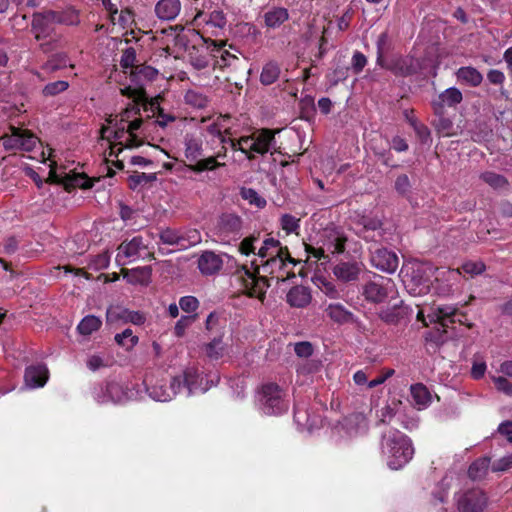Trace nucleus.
Wrapping results in <instances>:
<instances>
[{"instance_id":"37","label":"nucleus","mask_w":512,"mask_h":512,"mask_svg":"<svg viewBox=\"0 0 512 512\" xmlns=\"http://www.w3.org/2000/svg\"><path fill=\"white\" fill-rule=\"evenodd\" d=\"M480 178L494 189H506L508 186V181L503 175L492 171L483 172Z\"/></svg>"},{"instance_id":"18","label":"nucleus","mask_w":512,"mask_h":512,"mask_svg":"<svg viewBox=\"0 0 512 512\" xmlns=\"http://www.w3.org/2000/svg\"><path fill=\"white\" fill-rule=\"evenodd\" d=\"M391 71L395 76L407 77L416 72L413 59L409 57L397 56L389 61H385V65L381 66Z\"/></svg>"},{"instance_id":"49","label":"nucleus","mask_w":512,"mask_h":512,"mask_svg":"<svg viewBox=\"0 0 512 512\" xmlns=\"http://www.w3.org/2000/svg\"><path fill=\"white\" fill-rule=\"evenodd\" d=\"M189 62L196 70H203L209 66V57L207 54L199 53V51L189 53Z\"/></svg>"},{"instance_id":"46","label":"nucleus","mask_w":512,"mask_h":512,"mask_svg":"<svg viewBox=\"0 0 512 512\" xmlns=\"http://www.w3.org/2000/svg\"><path fill=\"white\" fill-rule=\"evenodd\" d=\"M223 164L216 161L215 157L200 159L196 164H189L188 168L194 172H202L205 170H213Z\"/></svg>"},{"instance_id":"27","label":"nucleus","mask_w":512,"mask_h":512,"mask_svg":"<svg viewBox=\"0 0 512 512\" xmlns=\"http://www.w3.org/2000/svg\"><path fill=\"white\" fill-rule=\"evenodd\" d=\"M266 27L275 29L289 19V13L286 8L274 7L264 14Z\"/></svg>"},{"instance_id":"12","label":"nucleus","mask_w":512,"mask_h":512,"mask_svg":"<svg viewBox=\"0 0 512 512\" xmlns=\"http://www.w3.org/2000/svg\"><path fill=\"white\" fill-rule=\"evenodd\" d=\"M487 506L486 494L480 489L464 492L457 500L459 512H483Z\"/></svg>"},{"instance_id":"58","label":"nucleus","mask_w":512,"mask_h":512,"mask_svg":"<svg viewBox=\"0 0 512 512\" xmlns=\"http://www.w3.org/2000/svg\"><path fill=\"white\" fill-rule=\"evenodd\" d=\"M281 227L287 233L296 232L299 228V219L290 214H284L281 217Z\"/></svg>"},{"instance_id":"56","label":"nucleus","mask_w":512,"mask_h":512,"mask_svg":"<svg viewBox=\"0 0 512 512\" xmlns=\"http://www.w3.org/2000/svg\"><path fill=\"white\" fill-rule=\"evenodd\" d=\"M136 61V51L133 47L126 48L120 59V65L123 69L133 68Z\"/></svg>"},{"instance_id":"55","label":"nucleus","mask_w":512,"mask_h":512,"mask_svg":"<svg viewBox=\"0 0 512 512\" xmlns=\"http://www.w3.org/2000/svg\"><path fill=\"white\" fill-rule=\"evenodd\" d=\"M512 468V453L494 461L491 465L493 472H506Z\"/></svg>"},{"instance_id":"29","label":"nucleus","mask_w":512,"mask_h":512,"mask_svg":"<svg viewBox=\"0 0 512 512\" xmlns=\"http://www.w3.org/2000/svg\"><path fill=\"white\" fill-rule=\"evenodd\" d=\"M457 79L471 87L479 86L483 81L482 74L474 67L466 66L461 67L456 72Z\"/></svg>"},{"instance_id":"57","label":"nucleus","mask_w":512,"mask_h":512,"mask_svg":"<svg viewBox=\"0 0 512 512\" xmlns=\"http://www.w3.org/2000/svg\"><path fill=\"white\" fill-rule=\"evenodd\" d=\"M439 118L435 122L436 130L444 136H450L452 134L453 122L442 115H438Z\"/></svg>"},{"instance_id":"21","label":"nucleus","mask_w":512,"mask_h":512,"mask_svg":"<svg viewBox=\"0 0 512 512\" xmlns=\"http://www.w3.org/2000/svg\"><path fill=\"white\" fill-rule=\"evenodd\" d=\"M408 313V308L403 305V301L393 303L379 312V318L387 324H397Z\"/></svg>"},{"instance_id":"3","label":"nucleus","mask_w":512,"mask_h":512,"mask_svg":"<svg viewBox=\"0 0 512 512\" xmlns=\"http://www.w3.org/2000/svg\"><path fill=\"white\" fill-rule=\"evenodd\" d=\"M209 43L208 49L211 50L215 67L220 69L230 68L234 72L246 70V60L240 59L237 55L224 49V41L210 40Z\"/></svg>"},{"instance_id":"52","label":"nucleus","mask_w":512,"mask_h":512,"mask_svg":"<svg viewBox=\"0 0 512 512\" xmlns=\"http://www.w3.org/2000/svg\"><path fill=\"white\" fill-rule=\"evenodd\" d=\"M151 272L150 267H142L131 270L129 273L125 274V277H128V280L132 283H143V278H148Z\"/></svg>"},{"instance_id":"22","label":"nucleus","mask_w":512,"mask_h":512,"mask_svg":"<svg viewBox=\"0 0 512 512\" xmlns=\"http://www.w3.org/2000/svg\"><path fill=\"white\" fill-rule=\"evenodd\" d=\"M181 11L180 0H160L155 6V13L161 20H174Z\"/></svg>"},{"instance_id":"50","label":"nucleus","mask_w":512,"mask_h":512,"mask_svg":"<svg viewBox=\"0 0 512 512\" xmlns=\"http://www.w3.org/2000/svg\"><path fill=\"white\" fill-rule=\"evenodd\" d=\"M387 46H388V35H387V33H381L376 42V48H377L376 63L379 66L385 65L384 54L388 48Z\"/></svg>"},{"instance_id":"36","label":"nucleus","mask_w":512,"mask_h":512,"mask_svg":"<svg viewBox=\"0 0 512 512\" xmlns=\"http://www.w3.org/2000/svg\"><path fill=\"white\" fill-rule=\"evenodd\" d=\"M279 75L280 68L278 64L269 62L262 69L260 81L263 85H271L279 78Z\"/></svg>"},{"instance_id":"2","label":"nucleus","mask_w":512,"mask_h":512,"mask_svg":"<svg viewBox=\"0 0 512 512\" xmlns=\"http://www.w3.org/2000/svg\"><path fill=\"white\" fill-rule=\"evenodd\" d=\"M260 403L261 409L267 415H279L288 409L285 393L274 383H269L262 387Z\"/></svg>"},{"instance_id":"25","label":"nucleus","mask_w":512,"mask_h":512,"mask_svg":"<svg viewBox=\"0 0 512 512\" xmlns=\"http://www.w3.org/2000/svg\"><path fill=\"white\" fill-rule=\"evenodd\" d=\"M287 302L297 308H303L310 303L311 295L304 286H295L287 294Z\"/></svg>"},{"instance_id":"45","label":"nucleus","mask_w":512,"mask_h":512,"mask_svg":"<svg viewBox=\"0 0 512 512\" xmlns=\"http://www.w3.org/2000/svg\"><path fill=\"white\" fill-rule=\"evenodd\" d=\"M69 87V83L64 80H58L55 82L48 83L42 89V93L44 96L51 97L56 96L64 91H66Z\"/></svg>"},{"instance_id":"17","label":"nucleus","mask_w":512,"mask_h":512,"mask_svg":"<svg viewBox=\"0 0 512 512\" xmlns=\"http://www.w3.org/2000/svg\"><path fill=\"white\" fill-rule=\"evenodd\" d=\"M48 369L43 364L31 365L25 369L24 381L28 388L43 387L48 380Z\"/></svg>"},{"instance_id":"24","label":"nucleus","mask_w":512,"mask_h":512,"mask_svg":"<svg viewBox=\"0 0 512 512\" xmlns=\"http://www.w3.org/2000/svg\"><path fill=\"white\" fill-rule=\"evenodd\" d=\"M328 317L338 323V324H346L355 322V316L352 312L347 310L342 304L333 303L329 304L325 309Z\"/></svg>"},{"instance_id":"7","label":"nucleus","mask_w":512,"mask_h":512,"mask_svg":"<svg viewBox=\"0 0 512 512\" xmlns=\"http://www.w3.org/2000/svg\"><path fill=\"white\" fill-rule=\"evenodd\" d=\"M243 220L234 213L222 214L216 224V235L224 243L239 239L242 235Z\"/></svg>"},{"instance_id":"34","label":"nucleus","mask_w":512,"mask_h":512,"mask_svg":"<svg viewBox=\"0 0 512 512\" xmlns=\"http://www.w3.org/2000/svg\"><path fill=\"white\" fill-rule=\"evenodd\" d=\"M102 321L99 317L94 315L85 316L77 326L78 332L83 336H89L93 332L99 330Z\"/></svg>"},{"instance_id":"43","label":"nucleus","mask_w":512,"mask_h":512,"mask_svg":"<svg viewBox=\"0 0 512 512\" xmlns=\"http://www.w3.org/2000/svg\"><path fill=\"white\" fill-rule=\"evenodd\" d=\"M181 249L199 244L202 240L201 234L197 229L182 230Z\"/></svg>"},{"instance_id":"64","label":"nucleus","mask_w":512,"mask_h":512,"mask_svg":"<svg viewBox=\"0 0 512 512\" xmlns=\"http://www.w3.org/2000/svg\"><path fill=\"white\" fill-rule=\"evenodd\" d=\"M395 189L401 195H407L410 192L411 184L406 174L399 175L395 181Z\"/></svg>"},{"instance_id":"47","label":"nucleus","mask_w":512,"mask_h":512,"mask_svg":"<svg viewBox=\"0 0 512 512\" xmlns=\"http://www.w3.org/2000/svg\"><path fill=\"white\" fill-rule=\"evenodd\" d=\"M115 341L120 346H123L126 349H130L136 345L138 342V337L133 335L131 329H126L122 333L115 335Z\"/></svg>"},{"instance_id":"16","label":"nucleus","mask_w":512,"mask_h":512,"mask_svg":"<svg viewBox=\"0 0 512 512\" xmlns=\"http://www.w3.org/2000/svg\"><path fill=\"white\" fill-rule=\"evenodd\" d=\"M463 100L462 92L456 87H450L440 93L431 103L436 115L444 114L446 107H455Z\"/></svg>"},{"instance_id":"42","label":"nucleus","mask_w":512,"mask_h":512,"mask_svg":"<svg viewBox=\"0 0 512 512\" xmlns=\"http://www.w3.org/2000/svg\"><path fill=\"white\" fill-rule=\"evenodd\" d=\"M56 14V23L64 24V25H77L79 24V16L78 13L71 8L55 11Z\"/></svg>"},{"instance_id":"41","label":"nucleus","mask_w":512,"mask_h":512,"mask_svg":"<svg viewBox=\"0 0 512 512\" xmlns=\"http://www.w3.org/2000/svg\"><path fill=\"white\" fill-rule=\"evenodd\" d=\"M411 395L417 405L426 406L431 399L428 389L421 383L411 386Z\"/></svg>"},{"instance_id":"39","label":"nucleus","mask_w":512,"mask_h":512,"mask_svg":"<svg viewBox=\"0 0 512 512\" xmlns=\"http://www.w3.org/2000/svg\"><path fill=\"white\" fill-rule=\"evenodd\" d=\"M346 238L340 233L333 231L329 234L326 244L327 250L332 254H340L345 250Z\"/></svg>"},{"instance_id":"63","label":"nucleus","mask_w":512,"mask_h":512,"mask_svg":"<svg viewBox=\"0 0 512 512\" xmlns=\"http://www.w3.org/2000/svg\"><path fill=\"white\" fill-rule=\"evenodd\" d=\"M135 75H137L140 78H144L147 80H153L156 78L158 71L150 66H136L135 70L133 71Z\"/></svg>"},{"instance_id":"11","label":"nucleus","mask_w":512,"mask_h":512,"mask_svg":"<svg viewBox=\"0 0 512 512\" xmlns=\"http://www.w3.org/2000/svg\"><path fill=\"white\" fill-rule=\"evenodd\" d=\"M295 264L296 262L290 254L285 255V258L279 257L262 261L264 271L269 273L272 278H275L277 281H285L289 277L294 276L292 268H289V265Z\"/></svg>"},{"instance_id":"1","label":"nucleus","mask_w":512,"mask_h":512,"mask_svg":"<svg viewBox=\"0 0 512 512\" xmlns=\"http://www.w3.org/2000/svg\"><path fill=\"white\" fill-rule=\"evenodd\" d=\"M380 453L388 467L399 470L410 462L414 455L412 440L395 428H388L381 433Z\"/></svg>"},{"instance_id":"59","label":"nucleus","mask_w":512,"mask_h":512,"mask_svg":"<svg viewBox=\"0 0 512 512\" xmlns=\"http://www.w3.org/2000/svg\"><path fill=\"white\" fill-rule=\"evenodd\" d=\"M196 316H182L175 324L174 334L177 337H182L185 334V330L192 324Z\"/></svg>"},{"instance_id":"14","label":"nucleus","mask_w":512,"mask_h":512,"mask_svg":"<svg viewBox=\"0 0 512 512\" xmlns=\"http://www.w3.org/2000/svg\"><path fill=\"white\" fill-rule=\"evenodd\" d=\"M56 23L54 10H44L33 14L31 27L36 33V39L45 38L50 35Z\"/></svg>"},{"instance_id":"61","label":"nucleus","mask_w":512,"mask_h":512,"mask_svg":"<svg viewBox=\"0 0 512 512\" xmlns=\"http://www.w3.org/2000/svg\"><path fill=\"white\" fill-rule=\"evenodd\" d=\"M226 17L220 10H214L210 13L209 19L206 21L208 25H212L217 28H223L226 25Z\"/></svg>"},{"instance_id":"10","label":"nucleus","mask_w":512,"mask_h":512,"mask_svg":"<svg viewBox=\"0 0 512 512\" xmlns=\"http://www.w3.org/2000/svg\"><path fill=\"white\" fill-rule=\"evenodd\" d=\"M431 322H438L442 327H448L449 324L460 323L471 328L472 324L467 323V315L460 312L456 306L452 305H439L433 309L429 315Z\"/></svg>"},{"instance_id":"33","label":"nucleus","mask_w":512,"mask_h":512,"mask_svg":"<svg viewBox=\"0 0 512 512\" xmlns=\"http://www.w3.org/2000/svg\"><path fill=\"white\" fill-rule=\"evenodd\" d=\"M227 345L223 342L222 336L214 337L205 345V353L210 359H219L226 353Z\"/></svg>"},{"instance_id":"23","label":"nucleus","mask_w":512,"mask_h":512,"mask_svg":"<svg viewBox=\"0 0 512 512\" xmlns=\"http://www.w3.org/2000/svg\"><path fill=\"white\" fill-rule=\"evenodd\" d=\"M202 139L193 135L186 134L184 137L185 157L190 164H196L203 155Z\"/></svg>"},{"instance_id":"5","label":"nucleus","mask_w":512,"mask_h":512,"mask_svg":"<svg viewBox=\"0 0 512 512\" xmlns=\"http://www.w3.org/2000/svg\"><path fill=\"white\" fill-rule=\"evenodd\" d=\"M394 290L395 283L391 278L374 275L362 286V295L368 302L382 303Z\"/></svg>"},{"instance_id":"8","label":"nucleus","mask_w":512,"mask_h":512,"mask_svg":"<svg viewBox=\"0 0 512 512\" xmlns=\"http://www.w3.org/2000/svg\"><path fill=\"white\" fill-rule=\"evenodd\" d=\"M11 134L1 137L0 142L6 150L20 149L32 151L38 142V138L28 130L11 127Z\"/></svg>"},{"instance_id":"51","label":"nucleus","mask_w":512,"mask_h":512,"mask_svg":"<svg viewBox=\"0 0 512 512\" xmlns=\"http://www.w3.org/2000/svg\"><path fill=\"white\" fill-rule=\"evenodd\" d=\"M288 254H290V253L286 246H282V244L280 243L279 240L271 238L269 256H268L267 260H270L272 258H279V257L285 258V255H288Z\"/></svg>"},{"instance_id":"48","label":"nucleus","mask_w":512,"mask_h":512,"mask_svg":"<svg viewBox=\"0 0 512 512\" xmlns=\"http://www.w3.org/2000/svg\"><path fill=\"white\" fill-rule=\"evenodd\" d=\"M128 316V310L120 306H112L107 309L106 320L108 323H114L117 321L126 322Z\"/></svg>"},{"instance_id":"40","label":"nucleus","mask_w":512,"mask_h":512,"mask_svg":"<svg viewBox=\"0 0 512 512\" xmlns=\"http://www.w3.org/2000/svg\"><path fill=\"white\" fill-rule=\"evenodd\" d=\"M185 101L188 105L195 108H204L208 105V97L198 90H188L185 94Z\"/></svg>"},{"instance_id":"15","label":"nucleus","mask_w":512,"mask_h":512,"mask_svg":"<svg viewBox=\"0 0 512 512\" xmlns=\"http://www.w3.org/2000/svg\"><path fill=\"white\" fill-rule=\"evenodd\" d=\"M363 264L357 261H341L333 267V275L342 283H352L359 279Z\"/></svg>"},{"instance_id":"26","label":"nucleus","mask_w":512,"mask_h":512,"mask_svg":"<svg viewBox=\"0 0 512 512\" xmlns=\"http://www.w3.org/2000/svg\"><path fill=\"white\" fill-rule=\"evenodd\" d=\"M184 387L188 390V395L194 391L200 389L202 392L208 390V386H202L203 377L198 374V371L194 368H188L183 374Z\"/></svg>"},{"instance_id":"62","label":"nucleus","mask_w":512,"mask_h":512,"mask_svg":"<svg viewBox=\"0 0 512 512\" xmlns=\"http://www.w3.org/2000/svg\"><path fill=\"white\" fill-rule=\"evenodd\" d=\"M366 64H367L366 56L359 51H355L353 54L352 63H351L353 72L355 74H359L363 70V68L366 66Z\"/></svg>"},{"instance_id":"32","label":"nucleus","mask_w":512,"mask_h":512,"mask_svg":"<svg viewBox=\"0 0 512 512\" xmlns=\"http://www.w3.org/2000/svg\"><path fill=\"white\" fill-rule=\"evenodd\" d=\"M67 66L73 67L69 63L68 56L64 53H58L53 55L43 66L42 70L47 73H54L58 70L64 69Z\"/></svg>"},{"instance_id":"44","label":"nucleus","mask_w":512,"mask_h":512,"mask_svg":"<svg viewBox=\"0 0 512 512\" xmlns=\"http://www.w3.org/2000/svg\"><path fill=\"white\" fill-rule=\"evenodd\" d=\"M240 194L244 200H247L250 204L258 208H264L266 206V200L252 188H242Z\"/></svg>"},{"instance_id":"9","label":"nucleus","mask_w":512,"mask_h":512,"mask_svg":"<svg viewBox=\"0 0 512 512\" xmlns=\"http://www.w3.org/2000/svg\"><path fill=\"white\" fill-rule=\"evenodd\" d=\"M91 393L93 399L99 404L118 403L126 396L122 385L115 381L95 384Z\"/></svg>"},{"instance_id":"35","label":"nucleus","mask_w":512,"mask_h":512,"mask_svg":"<svg viewBox=\"0 0 512 512\" xmlns=\"http://www.w3.org/2000/svg\"><path fill=\"white\" fill-rule=\"evenodd\" d=\"M160 242L170 246H178L181 249L182 230L170 227L161 229L159 232Z\"/></svg>"},{"instance_id":"6","label":"nucleus","mask_w":512,"mask_h":512,"mask_svg":"<svg viewBox=\"0 0 512 512\" xmlns=\"http://www.w3.org/2000/svg\"><path fill=\"white\" fill-rule=\"evenodd\" d=\"M235 278L241 283L242 291L249 297H256L263 301L266 288L269 286L264 277H257L256 273L251 272L247 267L242 266L237 269Z\"/></svg>"},{"instance_id":"4","label":"nucleus","mask_w":512,"mask_h":512,"mask_svg":"<svg viewBox=\"0 0 512 512\" xmlns=\"http://www.w3.org/2000/svg\"><path fill=\"white\" fill-rule=\"evenodd\" d=\"M129 259V262L137 260H152L154 253L149 248V243L142 236H135L129 241H123L118 247L116 259L118 262L121 258Z\"/></svg>"},{"instance_id":"60","label":"nucleus","mask_w":512,"mask_h":512,"mask_svg":"<svg viewBox=\"0 0 512 512\" xmlns=\"http://www.w3.org/2000/svg\"><path fill=\"white\" fill-rule=\"evenodd\" d=\"M199 306V301L193 296H184L179 300V307L187 313L194 312Z\"/></svg>"},{"instance_id":"53","label":"nucleus","mask_w":512,"mask_h":512,"mask_svg":"<svg viewBox=\"0 0 512 512\" xmlns=\"http://www.w3.org/2000/svg\"><path fill=\"white\" fill-rule=\"evenodd\" d=\"M149 394L153 399L160 402H167L173 398V393H170L168 388L163 386L152 387Z\"/></svg>"},{"instance_id":"13","label":"nucleus","mask_w":512,"mask_h":512,"mask_svg":"<svg viewBox=\"0 0 512 512\" xmlns=\"http://www.w3.org/2000/svg\"><path fill=\"white\" fill-rule=\"evenodd\" d=\"M370 262L376 269L392 274L398 268L399 259L395 252L386 248H376L370 251Z\"/></svg>"},{"instance_id":"38","label":"nucleus","mask_w":512,"mask_h":512,"mask_svg":"<svg viewBox=\"0 0 512 512\" xmlns=\"http://www.w3.org/2000/svg\"><path fill=\"white\" fill-rule=\"evenodd\" d=\"M129 113H130L129 109H126L123 114L122 120H121V125L117 126L116 130L111 131L109 127H106V126L102 127L101 131H100L101 137L103 139H107L108 141H111L112 139H114V140L122 139L124 134L127 132V129L122 124V122L125 121V118L129 116Z\"/></svg>"},{"instance_id":"28","label":"nucleus","mask_w":512,"mask_h":512,"mask_svg":"<svg viewBox=\"0 0 512 512\" xmlns=\"http://www.w3.org/2000/svg\"><path fill=\"white\" fill-rule=\"evenodd\" d=\"M346 429L350 435L366 433L368 421L364 414L354 413L346 418Z\"/></svg>"},{"instance_id":"19","label":"nucleus","mask_w":512,"mask_h":512,"mask_svg":"<svg viewBox=\"0 0 512 512\" xmlns=\"http://www.w3.org/2000/svg\"><path fill=\"white\" fill-rule=\"evenodd\" d=\"M222 266V257L213 251H204L198 258V268L203 275L216 274Z\"/></svg>"},{"instance_id":"30","label":"nucleus","mask_w":512,"mask_h":512,"mask_svg":"<svg viewBox=\"0 0 512 512\" xmlns=\"http://www.w3.org/2000/svg\"><path fill=\"white\" fill-rule=\"evenodd\" d=\"M490 467V458L481 457L476 459L468 469V476L473 481H479L486 477Z\"/></svg>"},{"instance_id":"20","label":"nucleus","mask_w":512,"mask_h":512,"mask_svg":"<svg viewBox=\"0 0 512 512\" xmlns=\"http://www.w3.org/2000/svg\"><path fill=\"white\" fill-rule=\"evenodd\" d=\"M250 150L258 154H265L275 145L274 133L269 129H262L258 133L252 134Z\"/></svg>"},{"instance_id":"31","label":"nucleus","mask_w":512,"mask_h":512,"mask_svg":"<svg viewBox=\"0 0 512 512\" xmlns=\"http://www.w3.org/2000/svg\"><path fill=\"white\" fill-rule=\"evenodd\" d=\"M230 118L229 115H220L217 120L210 125L207 126V133L213 137L217 138L220 143H226V137L223 135L222 129L226 134H230L229 128L225 126L226 121Z\"/></svg>"},{"instance_id":"54","label":"nucleus","mask_w":512,"mask_h":512,"mask_svg":"<svg viewBox=\"0 0 512 512\" xmlns=\"http://www.w3.org/2000/svg\"><path fill=\"white\" fill-rule=\"evenodd\" d=\"M486 269L482 261H468L462 265V270L470 276H476L483 273Z\"/></svg>"}]
</instances>
